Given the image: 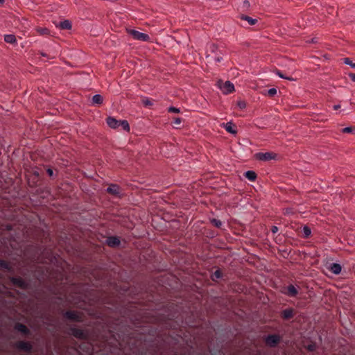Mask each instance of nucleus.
I'll return each mask as SVG.
<instances>
[{
	"label": "nucleus",
	"mask_w": 355,
	"mask_h": 355,
	"mask_svg": "<svg viewBox=\"0 0 355 355\" xmlns=\"http://www.w3.org/2000/svg\"><path fill=\"white\" fill-rule=\"evenodd\" d=\"M37 243L32 244L24 252L31 262L41 261L42 255L46 250L44 244L50 241L49 234L44 230L40 232L36 238Z\"/></svg>",
	"instance_id": "nucleus-1"
},
{
	"label": "nucleus",
	"mask_w": 355,
	"mask_h": 355,
	"mask_svg": "<svg viewBox=\"0 0 355 355\" xmlns=\"http://www.w3.org/2000/svg\"><path fill=\"white\" fill-rule=\"evenodd\" d=\"M171 309H174V307L172 306H169L168 309L170 311L169 312H167L166 314L163 315L162 318L161 319L165 322L166 327L168 328H175V325L173 324L174 320L178 318V313L176 311H171ZM177 310V309H175Z\"/></svg>",
	"instance_id": "nucleus-2"
},
{
	"label": "nucleus",
	"mask_w": 355,
	"mask_h": 355,
	"mask_svg": "<svg viewBox=\"0 0 355 355\" xmlns=\"http://www.w3.org/2000/svg\"><path fill=\"white\" fill-rule=\"evenodd\" d=\"M55 352L57 355H80V351L76 347L61 346L57 344L55 346Z\"/></svg>",
	"instance_id": "nucleus-3"
},
{
	"label": "nucleus",
	"mask_w": 355,
	"mask_h": 355,
	"mask_svg": "<svg viewBox=\"0 0 355 355\" xmlns=\"http://www.w3.org/2000/svg\"><path fill=\"white\" fill-rule=\"evenodd\" d=\"M217 86L224 94H229L234 91V85L230 81L223 82L220 80L217 82Z\"/></svg>",
	"instance_id": "nucleus-4"
},
{
	"label": "nucleus",
	"mask_w": 355,
	"mask_h": 355,
	"mask_svg": "<svg viewBox=\"0 0 355 355\" xmlns=\"http://www.w3.org/2000/svg\"><path fill=\"white\" fill-rule=\"evenodd\" d=\"M282 337L278 334H269L264 338L266 345L269 347H275L281 342Z\"/></svg>",
	"instance_id": "nucleus-5"
},
{
	"label": "nucleus",
	"mask_w": 355,
	"mask_h": 355,
	"mask_svg": "<svg viewBox=\"0 0 355 355\" xmlns=\"http://www.w3.org/2000/svg\"><path fill=\"white\" fill-rule=\"evenodd\" d=\"M14 347L21 351L26 353H31L33 352V345L29 341L19 340L14 344Z\"/></svg>",
	"instance_id": "nucleus-6"
},
{
	"label": "nucleus",
	"mask_w": 355,
	"mask_h": 355,
	"mask_svg": "<svg viewBox=\"0 0 355 355\" xmlns=\"http://www.w3.org/2000/svg\"><path fill=\"white\" fill-rule=\"evenodd\" d=\"M128 33L131 35L133 39L137 40L143 42H147L150 40V36L148 34L141 33L134 29H128Z\"/></svg>",
	"instance_id": "nucleus-7"
},
{
	"label": "nucleus",
	"mask_w": 355,
	"mask_h": 355,
	"mask_svg": "<svg viewBox=\"0 0 355 355\" xmlns=\"http://www.w3.org/2000/svg\"><path fill=\"white\" fill-rule=\"evenodd\" d=\"M10 281L13 286L21 289L25 290L29 286V284L20 277H10Z\"/></svg>",
	"instance_id": "nucleus-8"
},
{
	"label": "nucleus",
	"mask_w": 355,
	"mask_h": 355,
	"mask_svg": "<svg viewBox=\"0 0 355 355\" xmlns=\"http://www.w3.org/2000/svg\"><path fill=\"white\" fill-rule=\"evenodd\" d=\"M5 230H6L8 232H9L10 237L9 239V245L10 248L15 249L16 248V245L18 243L19 241L20 240V236H14L11 232L14 230L13 226L10 224H7L5 225Z\"/></svg>",
	"instance_id": "nucleus-9"
},
{
	"label": "nucleus",
	"mask_w": 355,
	"mask_h": 355,
	"mask_svg": "<svg viewBox=\"0 0 355 355\" xmlns=\"http://www.w3.org/2000/svg\"><path fill=\"white\" fill-rule=\"evenodd\" d=\"M277 156V154L273 152L257 153L254 155L255 158L261 161H270L272 159H276Z\"/></svg>",
	"instance_id": "nucleus-10"
},
{
	"label": "nucleus",
	"mask_w": 355,
	"mask_h": 355,
	"mask_svg": "<svg viewBox=\"0 0 355 355\" xmlns=\"http://www.w3.org/2000/svg\"><path fill=\"white\" fill-rule=\"evenodd\" d=\"M64 317L67 319H69L75 322H83V314L75 311H67L64 313Z\"/></svg>",
	"instance_id": "nucleus-11"
},
{
	"label": "nucleus",
	"mask_w": 355,
	"mask_h": 355,
	"mask_svg": "<svg viewBox=\"0 0 355 355\" xmlns=\"http://www.w3.org/2000/svg\"><path fill=\"white\" fill-rule=\"evenodd\" d=\"M69 334L81 340H86L88 337L87 334L84 330L73 327L69 328Z\"/></svg>",
	"instance_id": "nucleus-12"
},
{
	"label": "nucleus",
	"mask_w": 355,
	"mask_h": 355,
	"mask_svg": "<svg viewBox=\"0 0 355 355\" xmlns=\"http://www.w3.org/2000/svg\"><path fill=\"white\" fill-rule=\"evenodd\" d=\"M14 329L20 332L24 336H28L31 334V330L25 324L20 322L15 323Z\"/></svg>",
	"instance_id": "nucleus-13"
},
{
	"label": "nucleus",
	"mask_w": 355,
	"mask_h": 355,
	"mask_svg": "<svg viewBox=\"0 0 355 355\" xmlns=\"http://www.w3.org/2000/svg\"><path fill=\"white\" fill-rule=\"evenodd\" d=\"M295 315V311L293 308H288L281 312V317L283 320H288L292 319Z\"/></svg>",
	"instance_id": "nucleus-14"
},
{
	"label": "nucleus",
	"mask_w": 355,
	"mask_h": 355,
	"mask_svg": "<svg viewBox=\"0 0 355 355\" xmlns=\"http://www.w3.org/2000/svg\"><path fill=\"white\" fill-rule=\"evenodd\" d=\"M282 292L285 295L292 297L297 296L298 294L297 289L293 284H290L287 287L284 288V290Z\"/></svg>",
	"instance_id": "nucleus-15"
},
{
	"label": "nucleus",
	"mask_w": 355,
	"mask_h": 355,
	"mask_svg": "<svg viewBox=\"0 0 355 355\" xmlns=\"http://www.w3.org/2000/svg\"><path fill=\"white\" fill-rule=\"evenodd\" d=\"M106 243L110 247L116 248L120 245L121 241L119 238L117 236H109L106 240Z\"/></svg>",
	"instance_id": "nucleus-16"
},
{
	"label": "nucleus",
	"mask_w": 355,
	"mask_h": 355,
	"mask_svg": "<svg viewBox=\"0 0 355 355\" xmlns=\"http://www.w3.org/2000/svg\"><path fill=\"white\" fill-rule=\"evenodd\" d=\"M107 125L111 128H120V120H116L115 118L109 116L106 119Z\"/></svg>",
	"instance_id": "nucleus-17"
},
{
	"label": "nucleus",
	"mask_w": 355,
	"mask_h": 355,
	"mask_svg": "<svg viewBox=\"0 0 355 355\" xmlns=\"http://www.w3.org/2000/svg\"><path fill=\"white\" fill-rule=\"evenodd\" d=\"M0 268H2L9 272H14V268L11 265V263L7 261L3 260L0 259Z\"/></svg>",
	"instance_id": "nucleus-18"
},
{
	"label": "nucleus",
	"mask_w": 355,
	"mask_h": 355,
	"mask_svg": "<svg viewBox=\"0 0 355 355\" xmlns=\"http://www.w3.org/2000/svg\"><path fill=\"white\" fill-rule=\"evenodd\" d=\"M107 192L112 195H118L120 193V188L116 184H112L107 189Z\"/></svg>",
	"instance_id": "nucleus-19"
},
{
	"label": "nucleus",
	"mask_w": 355,
	"mask_h": 355,
	"mask_svg": "<svg viewBox=\"0 0 355 355\" xmlns=\"http://www.w3.org/2000/svg\"><path fill=\"white\" fill-rule=\"evenodd\" d=\"M342 267L340 264L334 263L330 266V270L335 275L340 273Z\"/></svg>",
	"instance_id": "nucleus-20"
},
{
	"label": "nucleus",
	"mask_w": 355,
	"mask_h": 355,
	"mask_svg": "<svg viewBox=\"0 0 355 355\" xmlns=\"http://www.w3.org/2000/svg\"><path fill=\"white\" fill-rule=\"evenodd\" d=\"M58 26L62 30H69L71 28V24L69 20H64L60 21Z\"/></svg>",
	"instance_id": "nucleus-21"
},
{
	"label": "nucleus",
	"mask_w": 355,
	"mask_h": 355,
	"mask_svg": "<svg viewBox=\"0 0 355 355\" xmlns=\"http://www.w3.org/2000/svg\"><path fill=\"white\" fill-rule=\"evenodd\" d=\"M241 19L246 21L249 25H254L257 22V19H253L248 15H241L240 16Z\"/></svg>",
	"instance_id": "nucleus-22"
},
{
	"label": "nucleus",
	"mask_w": 355,
	"mask_h": 355,
	"mask_svg": "<svg viewBox=\"0 0 355 355\" xmlns=\"http://www.w3.org/2000/svg\"><path fill=\"white\" fill-rule=\"evenodd\" d=\"M223 127L225 129V130L230 133H236V130L234 129V125L232 123H227L225 124H223Z\"/></svg>",
	"instance_id": "nucleus-23"
},
{
	"label": "nucleus",
	"mask_w": 355,
	"mask_h": 355,
	"mask_svg": "<svg viewBox=\"0 0 355 355\" xmlns=\"http://www.w3.org/2000/svg\"><path fill=\"white\" fill-rule=\"evenodd\" d=\"M4 41L9 44H14L16 42V37L14 35L12 34L5 35Z\"/></svg>",
	"instance_id": "nucleus-24"
},
{
	"label": "nucleus",
	"mask_w": 355,
	"mask_h": 355,
	"mask_svg": "<svg viewBox=\"0 0 355 355\" xmlns=\"http://www.w3.org/2000/svg\"><path fill=\"white\" fill-rule=\"evenodd\" d=\"M245 178L250 181H254L257 178L256 173L252 171H248L245 174Z\"/></svg>",
	"instance_id": "nucleus-25"
},
{
	"label": "nucleus",
	"mask_w": 355,
	"mask_h": 355,
	"mask_svg": "<svg viewBox=\"0 0 355 355\" xmlns=\"http://www.w3.org/2000/svg\"><path fill=\"white\" fill-rule=\"evenodd\" d=\"M223 277V272L220 269H217L212 275L211 279L213 281H217Z\"/></svg>",
	"instance_id": "nucleus-26"
},
{
	"label": "nucleus",
	"mask_w": 355,
	"mask_h": 355,
	"mask_svg": "<svg viewBox=\"0 0 355 355\" xmlns=\"http://www.w3.org/2000/svg\"><path fill=\"white\" fill-rule=\"evenodd\" d=\"M120 128L127 132L130 131V125L126 120H120Z\"/></svg>",
	"instance_id": "nucleus-27"
},
{
	"label": "nucleus",
	"mask_w": 355,
	"mask_h": 355,
	"mask_svg": "<svg viewBox=\"0 0 355 355\" xmlns=\"http://www.w3.org/2000/svg\"><path fill=\"white\" fill-rule=\"evenodd\" d=\"M92 103L94 104H101L103 103V97L100 94H96L92 97Z\"/></svg>",
	"instance_id": "nucleus-28"
},
{
	"label": "nucleus",
	"mask_w": 355,
	"mask_h": 355,
	"mask_svg": "<svg viewBox=\"0 0 355 355\" xmlns=\"http://www.w3.org/2000/svg\"><path fill=\"white\" fill-rule=\"evenodd\" d=\"M275 73L281 78L287 79L288 80H294L292 77L285 76L280 70L277 69Z\"/></svg>",
	"instance_id": "nucleus-29"
},
{
	"label": "nucleus",
	"mask_w": 355,
	"mask_h": 355,
	"mask_svg": "<svg viewBox=\"0 0 355 355\" xmlns=\"http://www.w3.org/2000/svg\"><path fill=\"white\" fill-rule=\"evenodd\" d=\"M302 232L304 238H308L311 234V229L308 226H304L302 229Z\"/></svg>",
	"instance_id": "nucleus-30"
},
{
	"label": "nucleus",
	"mask_w": 355,
	"mask_h": 355,
	"mask_svg": "<svg viewBox=\"0 0 355 355\" xmlns=\"http://www.w3.org/2000/svg\"><path fill=\"white\" fill-rule=\"evenodd\" d=\"M142 103L146 107H150L153 105V101L147 98L143 99Z\"/></svg>",
	"instance_id": "nucleus-31"
},
{
	"label": "nucleus",
	"mask_w": 355,
	"mask_h": 355,
	"mask_svg": "<svg viewBox=\"0 0 355 355\" xmlns=\"http://www.w3.org/2000/svg\"><path fill=\"white\" fill-rule=\"evenodd\" d=\"M211 223L213 225H214L215 227H216L218 228H220L222 226V222L220 220H218L216 218H213L211 220Z\"/></svg>",
	"instance_id": "nucleus-32"
},
{
	"label": "nucleus",
	"mask_w": 355,
	"mask_h": 355,
	"mask_svg": "<svg viewBox=\"0 0 355 355\" xmlns=\"http://www.w3.org/2000/svg\"><path fill=\"white\" fill-rule=\"evenodd\" d=\"M64 275L62 272H60L58 276L55 277V282L58 284H62V281L64 279Z\"/></svg>",
	"instance_id": "nucleus-33"
},
{
	"label": "nucleus",
	"mask_w": 355,
	"mask_h": 355,
	"mask_svg": "<svg viewBox=\"0 0 355 355\" xmlns=\"http://www.w3.org/2000/svg\"><path fill=\"white\" fill-rule=\"evenodd\" d=\"M343 61L345 64L350 65L352 68L355 69V63L352 62V61L349 58H344Z\"/></svg>",
	"instance_id": "nucleus-34"
},
{
	"label": "nucleus",
	"mask_w": 355,
	"mask_h": 355,
	"mask_svg": "<svg viewBox=\"0 0 355 355\" xmlns=\"http://www.w3.org/2000/svg\"><path fill=\"white\" fill-rule=\"evenodd\" d=\"M277 91L275 88H270L267 91V94L269 96L272 97L277 94Z\"/></svg>",
	"instance_id": "nucleus-35"
},
{
	"label": "nucleus",
	"mask_w": 355,
	"mask_h": 355,
	"mask_svg": "<svg viewBox=\"0 0 355 355\" xmlns=\"http://www.w3.org/2000/svg\"><path fill=\"white\" fill-rule=\"evenodd\" d=\"M237 105L240 109L243 110L246 107V103L244 101H239L237 102Z\"/></svg>",
	"instance_id": "nucleus-36"
},
{
	"label": "nucleus",
	"mask_w": 355,
	"mask_h": 355,
	"mask_svg": "<svg viewBox=\"0 0 355 355\" xmlns=\"http://www.w3.org/2000/svg\"><path fill=\"white\" fill-rule=\"evenodd\" d=\"M306 348L309 352H313L316 349V345L315 343L309 344Z\"/></svg>",
	"instance_id": "nucleus-37"
},
{
	"label": "nucleus",
	"mask_w": 355,
	"mask_h": 355,
	"mask_svg": "<svg viewBox=\"0 0 355 355\" xmlns=\"http://www.w3.org/2000/svg\"><path fill=\"white\" fill-rule=\"evenodd\" d=\"M354 130V128L352 127H347V128H343L342 130V132L343 133H352Z\"/></svg>",
	"instance_id": "nucleus-38"
},
{
	"label": "nucleus",
	"mask_w": 355,
	"mask_h": 355,
	"mask_svg": "<svg viewBox=\"0 0 355 355\" xmlns=\"http://www.w3.org/2000/svg\"><path fill=\"white\" fill-rule=\"evenodd\" d=\"M182 118H180V117H175L173 118V124H175V125H179L181 124L182 123Z\"/></svg>",
	"instance_id": "nucleus-39"
},
{
	"label": "nucleus",
	"mask_w": 355,
	"mask_h": 355,
	"mask_svg": "<svg viewBox=\"0 0 355 355\" xmlns=\"http://www.w3.org/2000/svg\"><path fill=\"white\" fill-rule=\"evenodd\" d=\"M168 111L169 112H174V113H179L180 112V109L175 107H170L168 109Z\"/></svg>",
	"instance_id": "nucleus-40"
},
{
	"label": "nucleus",
	"mask_w": 355,
	"mask_h": 355,
	"mask_svg": "<svg viewBox=\"0 0 355 355\" xmlns=\"http://www.w3.org/2000/svg\"><path fill=\"white\" fill-rule=\"evenodd\" d=\"M38 32L41 34V35H46V34H48L49 33V30L47 28H40L38 30Z\"/></svg>",
	"instance_id": "nucleus-41"
},
{
	"label": "nucleus",
	"mask_w": 355,
	"mask_h": 355,
	"mask_svg": "<svg viewBox=\"0 0 355 355\" xmlns=\"http://www.w3.org/2000/svg\"><path fill=\"white\" fill-rule=\"evenodd\" d=\"M46 173L51 178H53L54 176V172L53 169L51 168L46 169Z\"/></svg>",
	"instance_id": "nucleus-42"
},
{
	"label": "nucleus",
	"mask_w": 355,
	"mask_h": 355,
	"mask_svg": "<svg viewBox=\"0 0 355 355\" xmlns=\"http://www.w3.org/2000/svg\"><path fill=\"white\" fill-rule=\"evenodd\" d=\"M250 6V3L248 0H245L243 3V8L247 9Z\"/></svg>",
	"instance_id": "nucleus-43"
},
{
	"label": "nucleus",
	"mask_w": 355,
	"mask_h": 355,
	"mask_svg": "<svg viewBox=\"0 0 355 355\" xmlns=\"http://www.w3.org/2000/svg\"><path fill=\"white\" fill-rule=\"evenodd\" d=\"M279 229L277 226H272L271 227V232L272 234H275L278 232Z\"/></svg>",
	"instance_id": "nucleus-44"
},
{
	"label": "nucleus",
	"mask_w": 355,
	"mask_h": 355,
	"mask_svg": "<svg viewBox=\"0 0 355 355\" xmlns=\"http://www.w3.org/2000/svg\"><path fill=\"white\" fill-rule=\"evenodd\" d=\"M40 54L42 56H43V57L48 58L49 59H51V58H53V57H52V56H50V55H47V54H46V53H44V52H40Z\"/></svg>",
	"instance_id": "nucleus-45"
},
{
	"label": "nucleus",
	"mask_w": 355,
	"mask_h": 355,
	"mask_svg": "<svg viewBox=\"0 0 355 355\" xmlns=\"http://www.w3.org/2000/svg\"><path fill=\"white\" fill-rule=\"evenodd\" d=\"M349 76L353 82H355V73H349Z\"/></svg>",
	"instance_id": "nucleus-46"
},
{
	"label": "nucleus",
	"mask_w": 355,
	"mask_h": 355,
	"mask_svg": "<svg viewBox=\"0 0 355 355\" xmlns=\"http://www.w3.org/2000/svg\"><path fill=\"white\" fill-rule=\"evenodd\" d=\"M223 60V58H222V57H220V56H217V57H216V58H215V60H216V62H221V60Z\"/></svg>",
	"instance_id": "nucleus-47"
},
{
	"label": "nucleus",
	"mask_w": 355,
	"mask_h": 355,
	"mask_svg": "<svg viewBox=\"0 0 355 355\" xmlns=\"http://www.w3.org/2000/svg\"><path fill=\"white\" fill-rule=\"evenodd\" d=\"M2 244L6 245V248H8L9 247L7 245V242L5 241V238L3 239V241H1Z\"/></svg>",
	"instance_id": "nucleus-48"
},
{
	"label": "nucleus",
	"mask_w": 355,
	"mask_h": 355,
	"mask_svg": "<svg viewBox=\"0 0 355 355\" xmlns=\"http://www.w3.org/2000/svg\"><path fill=\"white\" fill-rule=\"evenodd\" d=\"M340 107V105H335L334 106V110H338Z\"/></svg>",
	"instance_id": "nucleus-49"
},
{
	"label": "nucleus",
	"mask_w": 355,
	"mask_h": 355,
	"mask_svg": "<svg viewBox=\"0 0 355 355\" xmlns=\"http://www.w3.org/2000/svg\"><path fill=\"white\" fill-rule=\"evenodd\" d=\"M4 0H0V3H3Z\"/></svg>",
	"instance_id": "nucleus-50"
}]
</instances>
